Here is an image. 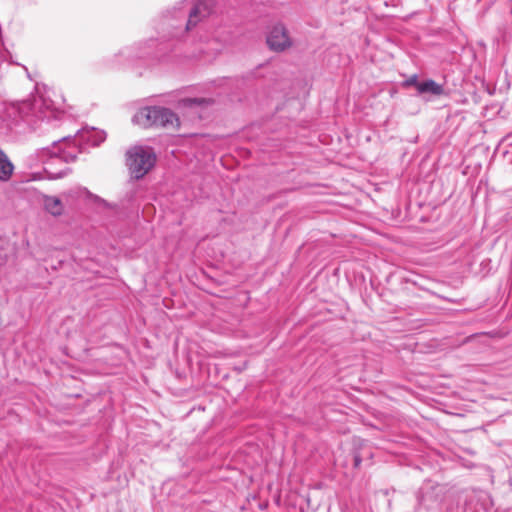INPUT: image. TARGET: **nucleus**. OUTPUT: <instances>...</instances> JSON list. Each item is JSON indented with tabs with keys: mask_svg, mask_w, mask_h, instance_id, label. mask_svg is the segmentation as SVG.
Listing matches in <instances>:
<instances>
[{
	"mask_svg": "<svg viewBox=\"0 0 512 512\" xmlns=\"http://www.w3.org/2000/svg\"><path fill=\"white\" fill-rule=\"evenodd\" d=\"M133 121L144 128H176L179 126V118L177 115L170 109L164 107L143 108L133 117Z\"/></svg>",
	"mask_w": 512,
	"mask_h": 512,
	"instance_id": "nucleus-1",
	"label": "nucleus"
},
{
	"mask_svg": "<svg viewBox=\"0 0 512 512\" xmlns=\"http://www.w3.org/2000/svg\"><path fill=\"white\" fill-rule=\"evenodd\" d=\"M155 162L156 155L151 148L135 146L127 152V166L136 179L146 175Z\"/></svg>",
	"mask_w": 512,
	"mask_h": 512,
	"instance_id": "nucleus-2",
	"label": "nucleus"
},
{
	"mask_svg": "<svg viewBox=\"0 0 512 512\" xmlns=\"http://www.w3.org/2000/svg\"><path fill=\"white\" fill-rule=\"evenodd\" d=\"M266 42L268 47L275 52H283L293 44L289 32L283 24H276L271 28Z\"/></svg>",
	"mask_w": 512,
	"mask_h": 512,
	"instance_id": "nucleus-3",
	"label": "nucleus"
},
{
	"mask_svg": "<svg viewBox=\"0 0 512 512\" xmlns=\"http://www.w3.org/2000/svg\"><path fill=\"white\" fill-rule=\"evenodd\" d=\"M212 8V0H199L189 13V18L186 26L187 30H190L193 27H195L202 18L207 17L211 13Z\"/></svg>",
	"mask_w": 512,
	"mask_h": 512,
	"instance_id": "nucleus-4",
	"label": "nucleus"
},
{
	"mask_svg": "<svg viewBox=\"0 0 512 512\" xmlns=\"http://www.w3.org/2000/svg\"><path fill=\"white\" fill-rule=\"evenodd\" d=\"M29 109L30 104L28 102L12 103L4 106L3 111H0V117L7 122V126H10L12 122H16L19 118L27 115Z\"/></svg>",
	"mask_w": 512,
	"mask_h": 512,
	"instance_id": "nucleus-5",
	"label": "nucleus"
},
{
	"mask_svg": "<svg viewBox=\"0 0 512 512\" xmlns=\"http://www.w3.org/2000/svg\"><path fill=\"white\" fill-rule=\"evenodd\" d=\"M14 172V165L8 156L0 149V181L7 182Z\"/></svg>",
	"mask_w": 512,
	"mask_h": 512,
	"instance_id": "nucleus-6",
	"label": "nucleus"
},
{
	"mask_svg": "<svg viewBox=\"0 0 512 512\" xmlns=\"http://www.w3.org/2000/svg\"><path fill=\"white\" fill-rule=\"evenodd\" d=\"M416 89L420 94L429 93L432 95H441L444 92L443 86L431 79L416 83Z\"/></svg>",
	"mask_w": 512,
	"mask_h": 512,
	"instance_id": "nucleus-7",
	"label": "nucleus"
},
{
	"mask_svg": "<svg viewBox=\"0 0 512 512\" xmlns=\"http://www.w3.org/2000/svg\"><path fill=\"white\" fill-rule=\"evenodd\" d=\"M44 206L53 216H59L63 213V204L57 197L46 196L44 198Z\"/></svg>",
	"mask_w": 512,
	"mask_h": 512,
	"instance_id": "nucleus-8",
	"label": "nucleus"
},
{
	"mask_svg": "<svg viewBox=\"0 0 512 512\" xmlns=\"http://www.w3.org/2000/svg\"><path fill=\"white\" fill-rule=\"evenodd\" d=\"M63 160L65 161H74L75 158H76V155L71 153V152H66V151H63L60 153L59 155Z\"/></svg>",
	"mask_w": 512,
	"mask_h": 512,
	"instance_id": "nucleus-9",
	"label": "nucleus"
},
{
	"mask_svg": "<svg viewBox=\"0 0 512 512\" xmlns=\"http://www.w3.org/2000/svg\"><path fill=\"white\" fill-rule=\"evenodd\" d=\"M416 83H419L417 81V76L416 75H413L412 77H410L408 80H406L405 82V85L407 86H410V85H413L416 87Z\"/></svg>",
	"mask_w": 512,
	"mask_h": 512,
	"instance_id": "nucleus-10",
	"label": "nucleus"
},
{
	"mask_svg": "<svg viewBox=\"0 0 512 512\" xmlns=\"http://www.w3.org/2000/svg\"><path fill=\"white\" fill-rule=\"evenodd\" d=\"M187 101H188L190 104H198V105H200V104H202V103L206 102V100H205V99H203V98L188 99Z\"/></svg>",
	"mask_w": 512,
	"mask_h": 512,
	"instance_id": "nucleus-11",
	"label": "nucleus"
},
{
	"mask_svg": "<svg viewBox=\"0 0 512 512\" xmlns=\"http://www.w3.org/2000/svg\"><path fill=\"white\" fill-rule=\"evenodd\" d=\"M360 464H361V458H360V456H359V455H356V456L354 457V466H355V467H359V466H360Z\"/></svg>",
	"mask_w": 512,
	"mask_h": 512,
	"instance_id": "nucleus-12",
	"label": "nucleus"
},
{
	"mask_svg": "<svg viewBox=\"0 0 512 512\" xmlns=\"http://www.w3.org/2000/svg\"><path fill=\"white\" fill-rule=\"evenodd\" d=\"M98 138H99V139H98V143H97V144H99V143L103 142V141L105 140V138H106L105 133H104V132H100V133H98Z\"/></svg>",
	"mask_w": 512,
	"mask_h": 512,
	"instance_id": "nucleus-13",
	"label": "nucleus"
}]
</instances>
